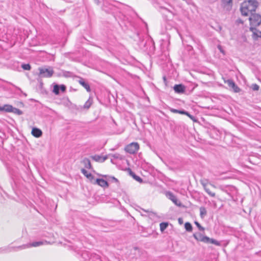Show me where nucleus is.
<instances>
[{
	"instance_id": "f257e3e1",
	"label": "nucleus",
	"mask_w": 261,
	"mask_h": 261,
	"mask_svg": "<svg viewBox=\"0 0 261 261\" xmlns=\"http://www.w3.org/2000/svg\"><path fill=\"white\" fill-rule=\"evenodd\" d=\"M81 256L84 261H101L98 255L87 251H83Z\"/></svg>"
},
{
	"instance_id": "f03ea898",
	"label": "nucleus",
	"mask_w": 261,
	"mask_h": 261,
	"mask_svg": "<svg viewBox=\"0 0 261 261\" xmlns=\"http://www.w3.org/2000/svg\"><path fill=\"white\" fill-rule=\"evenodd\" d=\"M249 20L250 27H255L256 28L261 24V16L259 14L255 13H251Z\"/></svg>"
},
{
	"instance_id": "7ed1b4c3",
	"label": "nucleus",
	"mask_w": 261,
	"mask_h": 261,
	"mask_svg": "<svg viewBox=\"0 0 261 261\" xmlns=\"http://www.w3.org/2000/svg\"><path fill=\"white\" fill-rule=\"evenodd\" d=\"M249 30L252 32L251 37L254 42L261 44V31L255 27H250Z\"/></svg>"
},
{
	"instance_id": "20e7f679",
	"label": "nucleus",
	"mask_w": 261,
	"mask_h": 261,
	"mask_svg": "<svg viewBox=\"0 0 261 261\" xmlns=\"http://www.w3.org/2000/svg\"><path fill=\"white\" fill-rule=\"evenodd\" d=\"M247 2L248 4L246 6V10L250 12L251 13L255 12L259 5L258 1L256 0H248Z\"/></svg>"
},
{
	"instance_id": "39448f33",
	"label": "nucleus",
	"mask_w": 261,
	"mask_h": 261,
	"mask_svg": "<svg viewBox=\"0 0 261 261\" xmlns=\"http://www.w3.org/2000/svg\"><path fill=\"white\" fill-rule=\"evenodd\" d=\"M139 149V145L137 142H133L126 145L125 147L126 152L130 154L135 153Z\"/></svg>"
},
{
	"instance_id": "423d86ee",
	"label": "nucleus",
	"mask_w": 261,
	"mask_h": 261,
	"mask_svg": "<svg viewBox=\"0 0 261 261\" xmlns=\"http://www.w3.org/2000/svg\"><path fill=\"white\" fill-rule=\"evenodd\" d=\"M39 70L40 76L43 77H50L54 72L51 67H49V68H39Z\"/></svg>"
},
{
	"instance_id": "0eeeda50",
	"label": "nucleus",
	"mask_w": 261,
	"mask_h": 261,
	"mask_svg": "<svg viewBox=\"0 0 261 261\" xmlns=\"http://www.w3.org/2000/svg\"><path fill=\"white\" fill-rule=\"evenodd\" d=\"M169 110L171 112L173 113H178L180 114L185 115L189 117L193 121L197 122V119L196 117L194 116L191 115L188 111H186L184 110H177L173 108H170Z\"/></svg>"
},
{
	"instance_id": "6e6552de",
	"label": "nucleus",
	"mask_w": 261,
	"mask_h": 261,
	"mask_svg": "<svg viewBox=\"0 0 261 261\" xmlns=\"http://www.w3.org/2000/svg\"><path fill=\"white\" fill-rule=\"evenodd\" d=\"M161 13L164 19L166 21L171 20L174 15L172 11L166 8L163 7H161Z\"/></svg>"
},
{
	"instance_id": "1a4fd4ad",
	"label": "nucleus",
	"mask_w": 261,
	"mask_h": 261,
	"mask_svg": "<svg viewBox=\"0 0 261 261\" xmlns=\"http://www.w3.org/2000/svg\"><path fill=\"white\" fill-rule=\"evenodd\" d=\"M225 84L230 90H232L236 93L240 92V89L237 86L233 80L229 79L225 81Z\"/></svg>"
},
{
	"instance_id": "9d476101",
	"label": "nucleus",
	"mask_w": 261,
	"mask_h": 261,
	"mask_svg": "<svg viewBox=\"0 0 261 261\" xmlns=\"http://www.w3.org/2000/svg\"><path fill=\"white\" fill-rule=\"evenodd\" d=\"M66 90V86L65 85L55 84L54 86L53 92L56 95H59L60 94V91L62 92H64Z\"/></svg>"
},
{
	"instance_id": "9b49d317",
	"label": "nucleus",
	"mask_w": 261,
	"mask_h": 261,
	"mask_svg": "<svg viewBox=\"0 0 261 261\" xmlns=\"http://www.w3.org/2000/svg\"><path fill=\"white\" fill-rule=\"evenodd\" d=\"M92 184L98 185L103 188L109 187L108 181L102 178H97L94 181H93Z\"/></svg>"
},
{
	"instance_id": "f8f14e48",
	"label": "nucleus",
	"mask_w": 261,
	"mask_h": 261,
	"mask_svg": "<svg viewBox=\"0 0 261 261\" xmlns=\"http://www.w3.org/2000/svg\"><path fill=\"white\" fill-rule=\"evenodd\" d=\"M173 89L175 93L182 94L185 92L186 87L181 84H176L174 86Z\"/></svg>"
},
{
	"instance_id": "ddd939ff",
	"label": "nucleus",
	"mask_w": 261,
	"mask_h": 261,
	"mask_svg": "<svg viewBox=\"0 0 261 261\" xmlns=\"http://www.w3.org/2000/svg\"><path fill=\"white\" fill-rule=\"evenodd\" d=\"M193 237L197 241L202 242L205 243L206 241L208 240V237L204 236L199 232L194 233Z\"/></svg>"
},
{
	"instance_id": "4468645a",
	"label": "nucleus",
	"mask_w": 261,
	"mask_h": 261,
	"mask_svg": "<svg viewBox=\"0 0 261 261\" xmlns=\"http://www.w3.org/2000/svg\"><path fill=\"white\" fill-rule=\"evenodd\" d=\"M222 7L227 11H230L232 7V0H221Z\"/></svg>"
},
{
	"instance_id": "2eb2a0df",
	"label": "nucleus",
	"mask_w": 261,
	"mask_h": 261,
	"mask_svg": "<svg viewBox=\"0 0 261 261\" xmlns=\"http://www.w3.org/2000/svg\"><path fill=\"white\" fill-rule=\"evenodd\" d=\"M91 158L96 162L103 163L108 159V156H101V155L95 154L91 156Z\"/></svg>"
},
{
	"instance_id": "dca6fc26",
	"label": "nucleus",
	"mask_w": 261,
	"mask_h": 261,
	"mask_svg": "<svg viewBox=\"0 0 261 261\" xmlns=\"http://www.w3.org/2000/svg\"><path fill=\"white\" fill-rule=\"evenodd\" d=\"M92 103L93 99L91 97H89V99L86 101L84 106H80V110L82 111L83 110H88Z\"/></svg>"
},
{
	"instance_id": "f3484780",
	"label": "nucleus",
	"mask_w": 261,
	"mask_h": 261,
	"mask_svg": "<svg viewBox=\"0 0 261 261\" xmlns=\"http://www.w3.org/2000/svg\"><path fill=\"white\" fill-rule=\"evenodd\" d=\"M32 135L36 138H39L42 135V130L37 127H33L32 129Z\"/></svg>"
},
{
	"instance_id": "a211bd4d",
	"label": "nucleus",
	"mask_w": 261,
	"mask_h": 261,
	"mask_svg": "<svg viewBox=\"0 0 261 261\" xmlns=\"http://www.w3.org/2000/svg\"><path fill=\"white\" fill-rule=\"evenodd\" d=\"M82 173L88 178L91 183L93 182V180L94 179V176L90 173H88V171L85 169H81Z\"/></svg>"
},
{
	"instance_id": "6ab92c4d",
	"label": "nucleus",
	"mask_w": 261,
	"mask_h": 261,
	"mask_svg": "<svg viewBox=\"0 0 261 261\" xmlns=\"http://www.w3.org/2000/svg\"><path fill=\"white\" fill-rule=\"evenodd\" d=\"M79 83L83 87H84L88 92H90L91 91L90 87L89 84L87 82H86L84 79L80 78V79L79 81Z\"/></svg>"
},
{
	"instance_id": "aec40b11",
	"label": "nucleus",
	"mask_w": 261,
	"mask_h": 261,
	"mask_svg": "<svg viewBox=\"0 0 261 261\" xmlns=\"http://www.w3.org/2000/svg\"><path fill=\"white\" fill-rule=\"evenodd\" d=\"M127 170L129 172V175L132 176L134 179L140 183H142L143 182V179L140 176L137 175L130 168H128Z\"/></svg>"
},
{
	"instance_id": "412c9836",
	"label": "nucleus",
	"mask_w": 261,
	"mask_h": 261,
	"mask_svg": "<svg viewBox=\"0 0 261 261\" xmlns=\"http://www.w3.org/2000/svg\"><path fill=\"white\" fill-rule=\"evenodd\" d=\"M15 248L8 246L5 247L0 248V253H9L13 251H15Z\"/></svg>"
},
{
	"instance_id": "4be33fe9",
	"label": "nucleus",
	"mask_w": 261,
	"mask_h": 261,
	"mask_svg": "<svg viewBox=\"0 0 261 261\" xmlns=\"http://www.w3.org/2000/svg\"><path fill=\"white\" fill-rule=\"evenodd\" d=\"M201 184L203 186L205 191L211 197H215V193L214 192H212L210 189L207 187L206 184L204 183L203 181H201Z\"/></svg>"
},
{
	"instance_id": "5701e85b",
	"label": "nucleus",
	"mask_w": 261,
	"mask_h": 261,
	"mask_svg": "<svg viewBox=\"0 0 261 261\" xmlns=\"http://www.w3.org/2000/svg\"><path fill=\"white\" fill-rule=\"evenodd\" d=\"M82 163L84 164V165L86 168L88 169H90L92 168V165H91L90 161L88 158H85L83 160Z\"/></svg>"
},
{
	"instance_id": "b1692460",
	"label": "nucleus",
	"mask_w": 261,
	"mask_h": 261,
	"mask_svg": "<svg viewBox=\"0 0 261 261\" xmlns=\"http://www.w3.org/2000/svg\"><path fill=\"white\" fill-rule=\"evenodd\" d=\"M44 244H47V241H36L31 243H29V248L32 247H36L42 245Z\"/></svg>"
},
{
	"instance_id": "393cba45",
	"label": "nucleus",
	"mask_w": 261,
	"mask_h": 261,
	"mask_svg": "<svg viewBox=\"0 0 261 261\" xmlns=\"http://www.w3.org/2000/svg\"><path fill=\"white\" fill-rule=\"evenodd\" d=\"M99 176H101L103 177H105L108 179L109 181L111 182H115L116 183H119V180L117 178H115L114 176H109L107 175H99Z\"/></svg>"
},
{
	"instance_id": "a878e982",
	"label": "nucleus",
	"mask_w": 261,
	"mask_h": 261,
	"mask_svg": "<svg viewBox=\"0 0 261 261\" xmlns=\"http://www.w3.org/2000/svg\"><path fill=\"white\" fill-rule=\"evenodd\" d=\"M11 110L10 111V112L13 113L14 114H17L18 115H21L23 114V112L21 110L19 109L13 107L12 105L11 106L10 109Z\"/></svg>"
},
{
	"instance_id": "bb28decb",
	"label": "nucleus",
	"mask_w": 261,
	"mask_h": 261,
	"mask_svg": "<svg viewBox=\"0 0 261 261\" xmlns=\"http://www.w3.org/2000/svg\"><path fill=\"white\" fill-rule=\"evenodd\" d=\"M10 105L6 104L4 105L3 106H1V112H10V111L11 110Z\"/></svg>"
},
{
	"instance_id": "cd10ccee",
	"label": "nucleus",
	"mask_w": 261,
	"mask_h": 261,
	"mask_svg": "<svg viewBox=\"0 0 261 261\" xmlns=\"http://www.w3.org/2000/svg\"><path fill=\"white\" fill-rule=\"evenodd\" d=\"M169 223L163 222L160 224V230L161 232H163L168 226Z\"/></svg>"
},
{
	"instance_id": "c85d7f7f",
	"label": "nucleus",
	"mask_w": 261,
	"mask_h": 261,
	"mask_svg": "<svg viewBox=\"0 0 261 261\" xmlns=\"http://www.w3.org/2000/svg\"><path fill=\"white\" fill-rule=\"evenodd\" d=\"M205 243L212 244H214V245H216L217 246L220 245V243L218 241H217L214 239L210 238L209 237H208V240L206 241Z\"/></svg>"
},
{
	"instance_id": "c756f323",
	"label": "nucleus",
	"mask_w": 261,
	"mask_h": 261,
	"mask_svg": "<svg viewBox=\"0 0 261 261\" xmlns=\"http://www.w3.org/2000/svg\"><path fill=\"white\" fill-rule=\"evenodd\" d=\"M206 214H207V211H206V208L203 206L200 207V216L201 218H203L206 215Z\"/></svg>"
},
{
	"instance_id": "7c9ffc66",
	"label": "nucleus",
	"mask_w": 261,
	"mask_h": 261,
	"mask_svg": "<svg viewBox=\"0 0 261 261\" xmlns=\"http://www.w3.org/2000/svg\"><path fill=\"white\" fill-rule=\"evenodd\" d=\"M165 195L168 199H169L171 201L172 200V199L176 197V196L174 195L173 193L170 191L166 192Z\"/></svg>"
},
{
	"instance_id": "2f4dec72",
	"label": "nucleus",
	"mask_w": 261,
	"mask_h": 261,
	"mask_svg": "<svg viewBox=\"0 0 261 261\" xmlns=\"http://www.w3.org/2000/svg\"><path fill=\"white\" fill-rule=\"evenodd\" d=\"M185 228L188 232H191L193 230V226L190 222H186L185 224Z\"/></svg>"
},
{
	"instance_id": "473e14b6",
	"label": "nucleus",
	"mask_w": 261,
	"mask_h": 261,
	"mask_svg": "<svg viewBox=\"0 0 261 261\" xmlns=\"http://www.w3.org/2000/svg\"><path fill=\"white\" fill-rule=\"evenodd\" d=\"M14 247L15 248V251H16L18 250H22V249H25L26 248H29V244H23L22 245L18 246L17 247Z\"/></svg>"
},
{
	"instance_id": "72a5a7b5",
	"label": "nucleus",
	"mask_w": 261,
	"mask_h": 261,
	"mask_svg": "<svg viewBox=\"0 0 261 261\" xmlns=\"http://www.w3.org/2000/svg\"><path fill=\"white\" fill-rule=\"evenodd\" d=\"M247 242L249 244V246H247V245L246 244V249H250L252 248L254 245V243L253 241H252V240H247Z\"/></svg>"
},
{
	"instance_id": "f704fd0d",
	"label": "nucleus",
	"mask_w": 261,
	"mask_h": 261,
	"mask_svg": "<svg viewBox=\"0 0 261 261\" xmlns=\"http://www.w3.org/2000/svg\"><path fill=\"white\" fill-rule=\"evenodd\" d=\"M21 68L25 70H30L31 68V66L29 64H22L21 65Z\"/></svg>"
},
{
	"instance_id": "c9c22d12",
	"label": "nucleus",
	"mask_w": 261,
	"mask_h": 261,
	"mask_svg": "<svg viewBox=\"0 0 261 261\" xmlns=\"http://www.w3.org/2000/svg\"><path fill=\"white\" fill-rule=\"evenodd\" d=\"M172 201L176 205H177V206H181V202L177 199V197H176L175 198H174L173 199H172Z\"/></svg>"
},
{
	"instance_id": "e433bc0d",
	"label": "nucleus",
	"mask_w": 261,
	"mask_h": 261,
	"mask_svg": "<svg viewBox=\"0 0 261 261\" xmlns=\"http://www.w3.org/2000/svg\"><path fill=\"white\" fill-rule=\"evenodd\" d=\"M195 224L196 225V226L198 228L199 230L200 231H204V228L202 227L199 222L197 221H195L194 222Z\"/></svg>"
},
{
	"instance_id": "4c0bfd02",
	"label": "nucleus",
	"mask_w": 261,
	"mask_h": 261,
	"mask_svg": "<svg viewBox=\"0 0 261 261\" xmlns=\"http://www.w3.org/2000/svg\"><path fill=\"white\" fill-rule=\"evenodd\" d=\"M245 3V2H243L241 4V7H240V11L241 13V14L242 16H245V7L243 6L244 4Z\"/></svg>"
},
{
	"instance_id": "58836bf2",
	"label": "nucleus",
	"mask_w": 261,
	"mask_h": 261,
	"mask_svg": "<svg viewBox=\"0 0 261 261\" xmlns=\"http://www.w3.org/2000/svg\"><path fill=\"white\" fill-rule=\"evenodd\" d=\"M251 88L254 91H257L259 89V86L256 84H253L251 85Z\"/></svg>"
},
{
	"instance_id": "ea45409f",
	"label": "nucleus",
	"mask_w": 261,
	"mask_h": 261,
	"mask_svg": "<svg viewBox=\"0 0 261 261\" xmlns=\"http://www.w3.org/2000/svg\"><path fill=\"white\" fill-rule=\"evenodd\" d=\"M235 23L237 25H239L240 24H243L244 23V21L241 18H238L236 20Z\"/></svg>"
},
{
	"instance_id": "a19ab883",
	"label": "nucleus",
	"mask_w": 261,
	"mask_h": 261,
	"mask_svg": "<svg viewBox=\"0 0 261 261\" xmlns=\"http://www.w3.org/2000/svg\"><path fill=\"white\" fill-rule=\"evenodd\" d=\"M113 158L116 159H121L120 155L119 153H115L112 155Z\"/></svg>"
},
{
	"instance_id": "79ce46f5",
	"label": "nucleus",
	"mask_w": 261,
	"mask_h": 261,
	"mask_svg": "<svg viewBox=\"0 0 261 261\" xmlns=\"http://www.w3.org/2000/svg\"><path fill=\"white\" fill-rule=\"evenodd\" d=\"M218 48L221 53H222L223 55H225L224 50L223 49V47L221 45H219L218 46Z\"/></svg>"
},
{
	"instance_id": "37998d69",
	"label": "nucleus",
	"mask_w": 261,
	"mask_h": 261,
	"mask_svg": "<svg viewBox=\"0 0 261 261\" xmlns=\"http://www.w3.org/2000/svg\"><path fill=\"white\" fill-rule=\"evenodd\" d=\"M80 106H77L76 105H73V106H72V108H74V109H76V110H77L81 111V110H80Z\"/></svg>"
},
{
	"instance_id": "c03bdc74",
	"label": "nucleus",
	"mask_w": 261,
	"mask_h": 261,
	"mask_svg": "<svg viewBox=\"0 0 261 261\" xmlns=\"http://www.w3.org/2000/svg\"><path fill=\"white\" fill-rule=\"evenodd\" d=\"M178 221L180 224H182L183 223V220L181 218H179L178 219Z\"/></svg>"
},
{
	"instance_id": "a18cd8bd",
	"label": "nucleus",
	"mask_w": 261,
	"mask_h": 261,
	"mask_svg": "<svg viewBox=\"0 0 261 261\" xmlns=\"http://www.w3.org/2000/svg\"><path fill=\"white\" fill-rule=\"evenodd\" d=\"M256 253H257V252H256ZM257 254H258L259 255L261 256V251H260L259 252H257Z\"/></svg>"
},
{
	"instance_id": "49530a36",
	"label": "nucleus",
	"mask_w": 261,
	"mask_h": 261,
	"mask_svg": "<svg viewBox=\"0 0 261 261\" xmlns=\"http://www.w3.org/2000/svg\"><path fill=\"white\" fill-rule=\"evenodd\" d=\"M95 3H96L97 4H98V0H94Z\"/></svg>"
},
{
	"instance_id": "de8ad7c7",
	"label": "nucleus",
	"mask_w": 261,
	"mask_h": 261,
	"mask_svg": "<svg viewBox=\"0 0 261 261\" xmlns=\"http://www.w3.org/2000/svg\"><path fill=\"white\" fill-rule=\"evenodd\" d=\"M221 29H222L221 27H220H220H219V30H221Z\"/></svg>"
},
{
	"instance_id": "09e8293b",
	"label": "nucleus",
	"mask_w": 261,
	"mask_h": 261,
	"mask_svg": "<svg viewBox=\"0 0 261 261\" xmlns=\"http://www.w3.org/2000/svg\"><path fill=\"white\" fill-rule=\"evenodd\" d=\"M134 249H135V250H137V249H138V247H134Z\"/></svg>"
},
{
	"instance_id": "8fccbe9b",
	"label": "nucleus",
	"mask_w": 261,
	"mask_h": 261,
	"mask_svg": "<svg viewBox=\"0 0 261 261\" xmlns=\"http://www.w3.org/2000/svg\"><path fill=\"white\" fill-rule=\"evenodd\" d=\"M163 79H164V81H166V77L165 76H164Z\"/></svg>"
},
{
	"instance_id": "3c124183",
	"label": "nucleus",
	"mask_w": 261,
	"mask_h": 261,
	"mask_svg": "<svg viewBox=\"0 0 261 261\" xmlns=\"http://www.w3.org/2000/svg\"><path fill=\"white\" fill-rule=\"evenodd\" d=\"M245 15L246 16L248 15V13L247 12H246Z\"/></svg>"
},
{
	"instance_id": "603ef678",
	"label": "nucleus",
	"mask_w": 261,
	"mask_h": 261,
	"mask_svg": "<svg viewBox=\"0 0 261 261\" xmlns=\"http://www.w3.org/2000/svg\"><path fill=\"white\" fill-rule=\"evenodd\" d=\"M195 87H196V86H195V87H194L193 88L192 90H193L194 89H195Z\"/></svg>"
},
{
	"instance_id": "864d4df0",
	"label": "nucleus",
	"mask_w": 261,
	"mask_h": 261,
	"mask_svg": "<svg viewBox=\"0 0 261 261\" xmlns=\"http://www.w3.org/2000/svg\"><path fill=\"white\" fill-rule=\"evenodd\" d=\"M67 73H70L69 71L67 72Z\"/></svg>"
},
{
	"instance_id": "5fc2aeb1",
	"label": "nucleus",
	"mask_w": 261,
	"mask_h": 261,
	"mask_svg": "<svg viewBox=\"0 0 261 261\" xmlns=\"http://www.w3.org/2000/svg\"><path fill=\"white\" fill-rule=\"evenodd\" d=\"M245 123H246V124L248 123V122H247V121H246V120Z\"/></svg>"
}]
</instances>
